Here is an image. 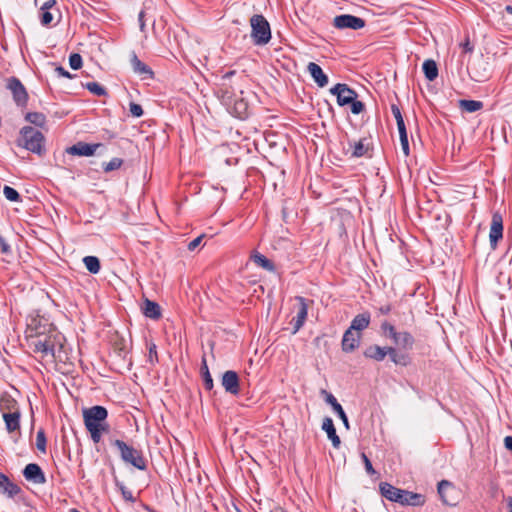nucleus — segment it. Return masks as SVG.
I'll list each match as a JSON object with an SVG mask.
<instances>
[{"label":"nucleus","instance_id":"nucleus-1","mask_svg":"<svg viewBox=\"0 0 512 512\" xmlns=\"http://www.w3.org/2000/svg\"><path fill=\"white\" fill-rule=\"evenodd\" d=\"M26 335L34 353L39 354L42 359H54L55 346L60 344V335L51 324L34 318L27 326Z\"/></svg>","mask_w":512,"mask_h":512},{"label":"nucleus","instance_id":"nucleus-2","mask_svg":"<svg viewBox=\"0 0 512 512\" xmlns=\"http://www.w3.org/2000/svg\"><path fill=\"white\" fill-rule=\"evenodd\" d=\"M108 412L102 406H93L83 411L84 424L94 443H99L103 433L108 431Z\"/></svg>","mask_w":512,"mask_h":512},{"label":"nucleus","instance_id":"nucleus-3","mask_svg":"<svg viewBox=\"0 0 512 512\" xmlns=\"http://www.w3.org/2000/svg\"><path fill=\"white\" fill-rule=\"evenodd\" d=\"M379 488L381 495L390 501L412 506L424 504V497L421 494L396 488L387 482L380 483Z\"/></svg>","mask_w":512,"mask_h":512},{"label":"nucleus","instance_id":"nucleus-4","mask_svg":"<svg viewBox=\"0 0 512 512\" xmlns=\"http://www.w3.org/2000/svg\"><path fill=\"white\" fill-rule=\"evenodd\" d=\"M330 93L337 98L339 106H351L353 114H360L364 110V104L357 100V93L346 84L338 83L330 88Z\"/></svg>","mask_w":512,"mask_h":512},{"label":"nucleus","instance_id":"nucleus-5","mask_svg":"<svg viewBox=\"0 0 512 512\" xmlns=\"http://www.w3.org/2000/svg\"><path fill=\"white\" fill-rule=\"evenodd\" d=\"M250 25L252 28L251 37L255 44L264 45L270 41V25L262 15H253L250 19Z\"/></svg>","mask_w":512,"mask_h":512},{"label":"nucleus","instance_id":"nucleus-6","mask_svg":"<svg viewBox=\"0 0 512 512\" xmlns=\"http://www.w3.org/2000/svg\"><path fill=\"white\" fill-rule=\"evenodd\" d=\"M20 133V145L33 153L41 154L43 150V134L30 126L23 127Z\"/></svg>","mask_w":512,"mask_h":512},{"label":"nucleus","instance_id":"nucleus-7","mask_svg":"<svg viewBox=\"0 0 512 512\" xmlns=\"http://www.w3.org/2000/svg\"><path fill=\"white\" fill-rule=\"evenodd\" d=\"M115 446H117V448L119 449L121 458L126 463L131 464L132 466L139 470H144L146 468V461L143 458L140 451L128 446L125 442L121 440H116Z\"/></svg>","mask_w":512,"mask_h":512},{"label":"nucleus","instance_id":"nucleus-8","mask_svg":"<svg viewBox=\"0 0 512 512\" xmlns=\"http://www.w3.org/2000/svg\"><path fill=\"white\" fill-rule=\"evenodd\" d=\"M333 23L334 26L338 29L350 28L353 30H358L365 26V21L362 18L350 14L336 16Z\"/></svg>","mask_w":512,"mask_h":512},{"label":"nucleus","instance_id":"nucleus-9","mask_svg":"<svg viewBox=\"0 0 512 512\" xmlns=\"http://www.w3.org/2000/svg\"><path fill=\"white\" fill-rule=\"evenodd\" d=\"M364 355L365 357L374 359L376 361H382L386 355H389L394 363L400 362L396 359V350L392 347L382 348L377 345L369 346L364 351Z\"/></svg>","mask_w":512,"mask_h":512},{"label":"nucleus","instance_id":"nucleus-10","mask_svg":"<svg viewBox=\"0 0 512 512\" xmlns=\"http://www.w3.org/2000/svg\"><path fill=\"white\" fill-rule=\"evenodd\" d=\"M295 300L298 302L297 315L292 318L293 334L297 333L304 325L308 315V303L305 298L297 296Z\"/></svg>","mask_w":512,"mask_h":512},{"label":"nucleus","instance_id":"nucleus-11","mask_svg":"<svg viewBox=\"0 0 512 512\" xmlns=\"http://www.w3.org/2000/svg\"><path fill=\"white\" fill-rule=\"evenodd\" d=\"M503 237V219L499 213H494L492 215V222L490 226L489 232V241L490 245L493 249L497 247V244L500 239Z\"/></svg>","mask_w":512,"mask_h":512},{"label":"nucleus","instance_id":"nucleus-12","mask_svg":"<svg viewBox=\"0 0 512 512\" xmlns=\"http://www.w3.org/2000/svg\"><path fill=\"white\" fill-rule=\"evenodd\" d=\"M8 88L12 92L14 100L19 105H24L27 102L28 95L25 87L17 78H11L8 81Z\"/></svg>","mask_w":512,"mask_h":512},{"label":"nucleus","instance_id":"nucleus-13","mask_svg":"<svg viewBox=\"0 0 512 512\" xmlns=\"http://www.w3.org/2000/svg\"><path fill=\"white\" fill-rule=\"evenodd\" d=\"M26 480L31 481L35 484H44L46 478L39 465L30 463L23 471Z\"/></svg>","mask_w":512,"mask_h":512},{"label":"nucleus","instance_id":"nucleus-14","mask_svg":"<svg viewBox=\"0 0 512 512\" xmlns=\"http://www.w3.org/2000/svg\"><path fill=\"white\" fill-rule=\"evenodd\" d=\"M222 386L226 392L237 395L239 393V378L237 373L231 370L226 371L222 376Z\"/></svg>","mask_w":512,"mask_h":512},{"label":"nucleus","instance_id":"nucleus-15","mask_svg":"<svg viewBox=\"0 0 512 512\" xmlns=\"http://www.w3.org/2000/svg\"><path fill=\"white\" fill-rule=\"evenodd\" d=\"M100 144H87L78 142L77 144L67 148V153L78 156H92Z\"/></svg>","mask_w":512,"mask_h":512},{"label":"nucleus","instance_id":"nucleus-16","mask_svg":"<svg viewBox=\"0 0 512 512\" xmlns=\"http://www.w3.org/2000/svg\"><path fill=\"white\" fill-rule=\"evenodd\" d=\"M360 342V333L347 329L342 339V349L345 352H351L358 347Z\"/></svg>","mask_w":512,"mask_h":512},{"label":"nucleus","instance_id":"nucleus-17","mask_svg":"<svg viewBox=\"0 0 512 512\" xmlns=\"http://www.w3.org/2000/svg\"><path fill=\"white\" fill-rule=\"evenodd\" d=\"M307 69L319 87H324L328 84V77L318 64L310 62L307 66Z\"/></svg>","mask_w":512,"mask_h":512},{"label":"nucleus","instance_id":"nucleus-18","mask_svg":"<svg viewBox=\"0 0 512 512\" xmlns=\"http://www.w3.org/2000/svg\"><path fill=\"white\" fill-rule=\"evenodd\" d=\"M0 492L12 498L20 492V488L11 482L6 475L0 473Z\"/></svg>","mask_w":512,"mask_h":512},{"label":"nucleus","instance_id":"nucleus-19","mask_svg":"<svg viewBox=\"0 0 512 512\" xmlns=\"http://www.w3.org/2000/svg\"><path fill=\"white\" fill-rule=\"evenodd\" d=\"M322 429L326 432L327 437L331 440L332 445L335 448H339L341 441L339 436L336 433V429L333 423V420L329 417L324 418L322 423Z\"/></svg>","mask_w":512,"mask_h":512},{"label":"nucleus","instance_id":"nucleus-20","mask_svg":"<svg viewBox=\"0 0 512 512\" xmlns=\"http://www.w3.org/2000/svg\"><path fill=\"white\" fill-rule=\"evenodd\" d=\"M143 314L153 320H158L161 317V307L154 301L145 299L142 306Z\"/></svg>","mask_w":512,"mask_h":512},{"label":"nucleus","instance_id":"nucleus-21","mask_svg":"<svg viewBox=\"0 0 512 512\" xmlns=\"http://www.w3.org/2000/svg\"><path fill=\"white\" fill-rule=\"evenodd\" d=\"M391 339H393L394 343L401 349L409 350L413 347L414 344L413 336L406 331L396 332V334Z\"/></svg>","mask_w":512,"mask_h":512},{"label":"nucleus","instance_id":"nucleus-22","mask_svg":"<svg viewBox=\"0 0 512 512\" xmlns=\"http://www.w3.org/2000/svg\"><path fill=\"white\" fill-rule=\"evenodd\" d=\"M454 491H455V489H454L452 483H450L449 481L442 480L441 482H439L438 493H439L442 501L445 504H448V505L455 504L453 499L450 497V494L453 493Z\"/></svg>","mask_w":512,"mask_h":512},{"label":"nucleus","instance_id":"nucleus-23","mask_svg":"<svg viewBox=\"0 0 512 512\" xmlns=\"http://www.w3.org/2000/svg\"><path fill=\"white\" fill-rule=\"evenodd\" d=\"M370 323V314L365 312L358 314L354 317V319L351 322V326L349 329L356 331L359 333L360 331L364 330L368 327Z\"/></svg>","mask_w":512,"mask_h":512},{"label":"nucleus","instance_id":"nucleus-24","mask_svg":"<svg viewBox=\"0 0 512 512\" xmlns=\"http://www.w3.org/2000/svg\"><path fill=\"white\" fill-rule=\"evenodd\" d=\"M3 418L9 432H13L19 428V411L5 412L3 413Z\"/></svg>","mask_w":512,"mask_h":512},{"label":"nucleus","instance_id":"nucleus-25","mask_svg":"<svg viewBox=\"0 0 512 512\" xmlns=\"http://www.w3.org/2000/svg\"><path fill=\"white\" fill-rule=\"evenodd\" d=\"M423 72L425 74V77L429 81L435 80L438 76V68H437L436 62L432 59H428V60L424 61Z\"/></svg>","mask_w":512,"mask_h":512},{"label":"nucleus","instance_id":"nucleus-26","mask_svg":"<svg viewBox=\"0 0 512 512\" xmlns=\"http://www.w3.org/2000/svg\"><path fill=\"white\" fill-rule=\"evenodd\" d=\"M131 64L135 73L141 76H152V71L148 68L147 65L141 62L135 54H133L131 58Z\"/></svg>","mask_w":512,"mask_h":512},{"label":"nucleus","instance_id":"nucleus-27","mask_svg":"<svg viewBox=\"0 0 512 512\" xmlns=\"http://www.w3.org/2000/svg\"><path fill=\"white\" fill-rule=\"evenodd\" d=\"M83 263L86 269L92 274H97L100 271V261L95 256L84 257Z\"/></svg>","mask_w":512,"mask_h":512},{"label":"nucleus","instance_id":"nucleus-28","mask_svg":"<svg viewBox=\"0 0 512 512\" xmlns=\"http://www.w3.org/2000/svg\"><path fill=\"white\" fill-rule=\"evenodd\" d=\"M0 409L3 413L18 411L16 408V401L9 395H3L0 399Z\"/></svg>","mask_w":512,"mask_h":512},{"label":"nucleus","instance_id":"nucleus-29","mask_svg":"<svg viewBox=\"0 0 512 512\" xmlns=\"http://www.w3.org/2000/svg\"><path fill=\"white\" fill-rule=\"evenodd\" d=\"M253 260L257 265H259L260 267L267 271H274L275 269L273 263L262 254H254Z\"/></svg>","mask_w":512,"mask_h":512},{"label":"nucleus","instance_id":"nucleus-30","mask_svg":"<svg viewBox=\"0 0 512 512\" xmlns=\"http://www.w3.org/2000/svg\"><path fill=\"white\" fill-rule=\"evenodd\" d=\"M350 148L352 156L354 157H362L368 151V147L364 144V140H359L358 142L350 144Z\"/></svg>","mask_w":512,"mask_h":512},{"label":"nucleus","instance_id":"nucleus-31","mask_svg":"<svg viewBox=\"0 0 512 512\" xmlns=\"http://www.w3.org/2000/svg\"><path fill=\"white\" fill-rule=\"evenodd\" d=\"M460 106L467 112H476L482 108L483 104L475 100H461Z\"/></svg>","mask_w":512,"mask_h":512},{"label":"nucleus","instance_id":"nucleus-32","mask_svg":"<svg viewBox=\"0 0 512 512\" xmlns=\"http://www.w3.org/2000/svg\"><path fill=\"white\" fill-rule=\"evenodd\" d=\"M398 132H399L400 144H401L402 151L405 156H408L409 155V141H408L406 126L403 127L402 129H399Z\"/></svg>","mask_w":512,"mask_h":512},{"label":"nucleus","instance_id":"nucleus-33","mask_svg":"<svg viewBox=\"0 0 512 512\" xmlns=\"http://www.w3.org/2000/svg\"><path fill=\"white\" fill-rule=\"evenodd\" d=\"M26 120L37 126H43L45 124V116L38 112L28 113L26 115Z\"/></svg>","mask_w":512,"mask_h":512},{"label":"nucleus","instance_id":"nucleus-34","mask_svg":"<svg viewBox=\"0 0 512 512\" xmlns=\"http://www.w3.org/2000/svg\"><path fill=\"white\" fill-rule=\"evenodd\" d=\"M202 373H203L204 385H205L206 389L211 390L213 388V380L209 373L208 366H207L205 359H203Z\"/></svg>","mask_w":512,"mask_h":512},{"label":"nucleus","instance_id":"nucleus-35","mask_svg":"<svg viewBox=\"0 0 512 512\" xmlns=\"http://www.w3.org/2000/svg\"><path fill=\"white\" fill-rule=\"evenodd\" d=\"M85 87L92 93L97 96H103L106 95V90L104 87H102L97 82H89L85 84Z\"/></svg>","mask_w":512,"mask_h":512},{"label":"nucleus","instance_id":"nucleus-36","mask_svg":"<svg viewBox=\"0 0 512 512\" xmlns=\"http://www.w3.org/2000/svg\"><path fill=\"white\" fill-rule=\"evenodd\" d=\"M123 164V160L120 158H113L109 162L103 165V169L105 172H110L116 169H119Z\"/></svg>","mask_w":512,"mask_h":512},{"label":"nucleus","instance_id":"nucleus-37","mask_svg":"<svg viewBox=\"0 0 512 512\" xmlns=\"http://www.w3.org/2000/svg\"><path fill=\"white\" fill-rule=\"evenodd\" d=\"M3 194L7 200L12 202H17L20 199L19 193L10 186H4Z\"/></svg>","mask_w":512,"mask_h":512},{"label":"nucleus","instance_id":"nucleus-38","mask_svg":"<svg viewBox=\"0 0 512 512\" xmlns=\"http://www.w3.org/2000/svg\"><path fill=\"white\" fill-rule=\"evenodd\" d=\"M36 447L39 451L46 452V437L43 430H39L36 436Z\"/></svg>","mask_w":512,"mask_h":512},{"label":"nucleus","instance_id":"nucleus-39","mask_svg":"<svg viewBox=\"0 0 512 512\" xmlns=\"http://www.w3.org/2000/svg\"><path fill=\"white\" fill-rule=\"evenodd\" d=\"M70 67L74 70L80 69L82 66V57L78 53L71 54L69 57Z\"/></svg>","mask_w":512,"mask_h":512},{"label":"nucleus","instance_id":"nucleus-40","mask_svg":"<svg viewBox=\"0 0 512 512\" xmlns=\"http://www.w3.org/2000/svg\"><path fill=\"white\" fill-rule=\"evenodd\" d=\"M117 487L119 488V490L121 491V494L123 496V498L126 500V501H130V502H133L134 501V497H133V494H132V491L129 490L124 484L122 483H119L117 482L116 483Z\"/></svg>","mask_w":512,"mask_h":512},{"label":"nucleus","instance_id":"nucleus-41","mask_svg":"<svg viewBox=\"0 0 512 512\" xmlns=\"http://www.w3.org/2000/svg\"><path fill=\"white\" fill-rule=\"evenodd\" d=\"M322 394L325 395V401L331 405L332 409L335 410L336 408H338L339 406H341L337 399L329 392H327L326 390H322Z\"/></svg>","mask_w":512,"mask_h":512},{"label":"nucleus","instance_id":"nucleus-42","mask_svg":"<svg viewBox=\"0 0 512 512\" xmlns=\"http://www.w3.org/2000/svg\"><path fill=\"white\" fill-rule=\"evenodd\" d=\"M129 110L132 116L134 117H141L143 115V109L142 107L137 103H130Z\"/></svg>","mask_w":512,"mask_h":512},{"label":"nucleus","instance_id":"nucleus-43","mask_svg":"<svg viewBox=\"0 0 512 512\" xmlns=\"http://www.w3.org/2000/svg\"><path fill=\"white\" fill-rule=\"evenodd\" d=\"M381 328L383 332L390 338H392L397 332L395 328L388 322L382 323Z\"/></svg>","mask_w":512,"mask_h":512},{"label":"nucleus","instance_id":"nucleus-44","mask_svg":"<svg viewBox=\"0 0 512 512\" xmlns=\"http://www.w3.org/2000/svg\"><path fill=\"white\" fill-rule=\"evenodd\" d=\"M334 411L338 414V416H339V417H340V419L342 420V422H343V424H344L345 428H346V429H349V427H350V426H349V421H348V418H347V416H346V414H345V412H344V410H343L342 406H339V407H338V408H336Z\"/></svg>","mask_w":512,"mask_h":512},{"label":"nucleus","instance_id":"nucleus-45","mask_svg":"<svg viewBox=\"0 0 512 512\" xmlns=\"http://www.w3.org/2000/svg\"><path fill=\"white\" fill-rule=\"evenodd\" d=\"M361 458H362V460L364 462L365 469H366L367 473H369L371 475L375 474V470H374V468H373V466L371 464V461L367 457V455L365 453H362Z\"/></svg>","mask_w":512,"mask_h":512},{"label":"nucleus","instance_id":"nucleus-46","mask_svg":"<svg viewBox=\"0 0 512 512\" xmlns=\"http://www.w3.org/2000/svg\"><path fill=\"white\" fill-rule=\"evenodd\" d=\"M42 15H41V23L43 25H48L51 23V21L53 20V16L52 14L49 12V10H42Z\"/></svg>","mask_w":512,"mask_h":512},{"label":"nucleus","instance_id":"nucleus-47","mask_svg":"<svg viewBox=\"0 0 512 512\" xmlns=\"http://www.w3.org/2000/svg\"><path fill=\"white\" fill-rule=\"evenodd\" d=\"M204 235H200L198 236L197 238L193 239L189 244H188V250L190 251H193L195 250L201 243L202 239H203Z\"/></svg>","mask_w":512,"mask_h":512},{"label":"nucleus","instance_id":"nucleus-48","mask_svg":"<svg viewBox=\"0 0 512 512\" xmlns=\"http://www.w3.org/2000/svg\"><path fill=\"white\" fill-rule=\"evenodd\" d=\"M391 110L396 122L404 120L398 106L392 105Z\"/></svg>","mask_w":512,"mask_h":512},{"label":"nucleus","instance_id":"nucleus-49","mask_svg":"<svg viewBox=\"0 0 512 512\" xmlns=\"http://www.w3.org/2000/svg\"><path fill=\"white\" fill-rule=\"evenodd\" d=\"M149 359L151 362L155 360H157V351H156V345L155 344H151L149 346Z\"/></svg>","mask_w":512,"mask_h":512},{"label":"nucleus","instance_id":"nucleus-50","mask_svg":"<svg viewBox=\"0 0 512 512\" xmlns=\"http://www.w3.org/2000/svg\"><path fill=\"white\" fill-rule=\"evenodd\" d=\"M460 46L463 48L464 52H469L470 53V52L473 51V46L470 43L469 39H466L463 43L460 44Z\"/></svg>","mask_w":512,"mask_h":512},{"label":"nucleus","instance_id":"nucleus-51","mask_svg":"<svg viewBox=\"0 0 512 512\" xmlns=\"http://www.w3.org/2000/svg\"><path fill=\"white\" fill-rule=\"evenodd\" d=\"M55 71L58 73L59 76L61 77H66V78H71V74L65 70L63 67H56Z\"/></svg>","mask_w":512,"mask_h":512},{"label":"nucleus","instance_id":"nucleus-52","mask_svg":"<svg viewBox=\"0 0 512 512\" xmlns=\"http://www.w3.org/2000/svg\"><path fill=\"white\" fill-rule=\"evenodd\" d=\"M56 4V0H47L45 3H43L41 10H49Z\"/></svg>","mask_w":512,"mask_h":512},{"label":"nucleus","instance_id":"nucleus-53","mask_svg":"<svg viewBox=\"0 0 512 512\" xmlns=\"http://www.w3.org/2000/svg\"><path fill=\"white\" fill-rule=\"evenodd\" d=\"M505 448L512 451V436H506L504 438Z\"/></svg>","mask_w":512,"mask_h":512},{"label":"nucleus","instance_id":"nucleus-54","mask_svg":"<svg viewBox=\"0 0 512 512\" xmlns=\"http://www.w3.org/2000/svg\"><path fill=\"white\" fill-rule=\"evenodd\" d=\"M0 246L1 250L4 253L9 252V245L5 242V240L0 236Z\"/></svg>","mask_w":512,"mask_h":512},{"label":"nucleus","instance_id":"nucleus-55","mask_svg":"<svg viewBox=\"0 0 512 512\" xmlns=\"http://www.w3.org/2000/svg\"><path fill=\"white\" fill-rule=\"evenodd\" d=\"M138 18H139L140 28H141V30H143L144 26H145L144 20H143V18H144V12L143 11H141L139 13V17Z\"/></svg>","mask_w":512,"mask_h":512},{"label":"nucleus","instance_id":"nucleus-56","mask_svg":"<svg viewBox=\"0 0 512 512\" xmlns=\"http://www.w3.org/2000/svg\"><path fill=\"white\" fill-rule=\"evenodd\" d=\"M396 359L400 361L398 364H406L404 356L399 357L398 354L396 353Z\"/></svg>","mask_w":512,"mask_h":512},{"label":"nucleus","instance_id":"nucleus-57","mask_svg":"<svg viewBox=\"0 0 512 512\" xmlns=\"http://www.w3.org/2000/svg\"><path fill=\"white\" fill-rule=\"evenodd\" d=\"M507 505L509 512H512V497L507 498Z\"/></svg>","mask_w":512,"mask_h":512},{"label":"nucleus","instance_id":"nucleus-58","mask_svg":"<svg viewBox=\"0 0 512 512\" xmlns=\"http://www.w3.org/2000/svg\"><path fill=\"white\" fill-rule=\"evenodd\" d=\"M396 123H397V128H398V130H399V129H402L403 127H405L404 120H403V121H398V122H396Z\"/></svg>","mask_w":512,"mask_h":512},{"label":"nucleus","instance_id":"nucleus-59","mask_svg":"<svg viewBox=\"0 0 512 512\" xmlns=\"http://www.w3.org/2000/svg\"><path fill=\"white\" fill-rule=\"evenodd\" d=\"M232 75H234V71L227 72V73L223 76V78H229V77H231Z\"/></svg>","mask_w":512,"mask_h":512},{"label":"nucleus","instance_id":"nucleus-60","mask_svg":"<svg viewBox=\"0 0 512 512\" xmlns=\"http://www.w3.org/2000/svg\"><path fill=\"white\" fill-rule=\"evenodd\" d=\"M506 11L512 14V6H506Z\"/></svg>","mask_w":512,"mask_h":512},{"label":"nucleus","instance_id":"nucleus-61","mask_svg":"<svg viewBox=\"0 0 512 512\" xmlns=\"http://www.w3.org/2000/svg\"><path fill=\"white\" fill-rule=\"evenodd\" d=\"M389 311V308L382 309V312L387 313Z\"/></svg>","mask_w":512,"mask_h":512},{"label":"nucleus","instance_id":"nucleus-62","mask_svg":"<svg viewBox=\"0 0 512 512\" xmlns=\"http://www.w3.org/2000/svg\"><path fill=\"white\" fill-rule=\"evenodd\" d=\"M280 512H283V511H280Z\"/></svg>","mask_w":512,"mask_h":512}]
</instances>
